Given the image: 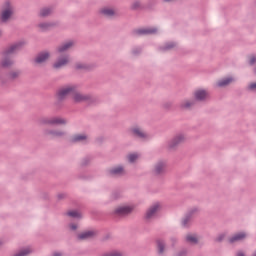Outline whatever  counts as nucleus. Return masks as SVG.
I'll return each instance as SVG.
<instances>
[{
	"label": "nucleus",
	"instance_id": "nucleus-1",
	"mask_svg": "<svg viewBox=\"0 0 256 256\" xmlns=\"http://www.w3.org/2000/svg\"><path fill=\"white\" fill-rule=\"evenodd\" d=\"M72 97L75 103H82V101H87L89 96L81 94L77 91L75 86H66L58 91V99H65V97Z\"/></svg>",
	"mask_w": 256,
	"mask_h": 256
},
{
	"label": "nucleus",
	"instance_id": "nucleus-2",
	"mask_svg": "<svg viewBox=\"0 0 256 256\" xmlns=\"http://www.w3.org/2000/svg\"><path fill=\"white\" fill-rule=\"evenodd\" d=\"M67 120L61 117L43 118L40 120V125H65Z\"/></svg>",
	"mask_w": 256,
	"mask_h": 256
},
{
	"label": "nucleus",
	"instance_id": "nucleus-3",
	"mask_svg": "<svg viewBox=\"0 0 256 256\" xmlns=\"http://www.w3.org/2000/svg\"><path fill=\"white\" fill-rule=\"evenodd\" d=\"M162 209L161 203L156 202L148 208L146 211V219H153L157 216V213Z\"/></svg>",
	"mask_w": 256,
	"mask_h": 256
},
{
	"label": "nucleus",
	"instance_id": "nucleus-4",
	"mask_svg": "<svg viewBox=\"0 0 256 256\" xmlns=\"http://www.w3.org/2000/svg\"><path fill=\"white\" fill-rule=\"evenodd\" d=\"M14 10L11 3H6L5 8L1 12V21H9L11 17L13 16Z\"/></svg>",
	"mask_w": 256,
	"mask_h": 256
},
{
	"label": "nucleus",
	"instance_id": "nucleus-5",
	"mask_svg": "<svg viewBox=\"0 0 256 256\" xmlns=\"http://www.w3.org/2000/svg\"><path fill=\"white\" fill-rule=\"evenodd\" d=\"M69 56L64 55L58 58V60L53 64L54 69H61L62 67H65V65L69 64Z\"/></svg>",
	"mask_w": 256,
	"mask_h": 256
},
{
	"label": "nucleus",
	"instance_id": "nucleus-6",
	"mask_svg": "<svg viewBox=\"0 0 256 256\" xmlns=\"http://www.w3.org/2000/svg\"><path fill=\"white\" fill-rule=\"evenodd\" d=\"M184 141H185V136L183 134H179L170 141L169 147L170 149H175L177 145L183 143Z\"/></svg>",
	"mask_w": 256,
	"mask_h": 256
},
{
	"label": "nucleus",
	"instance_id": "nucleus-7",
	"mask_svg": "<svg viewBox=\"0 0 256 256\" xmlns=\"http://www.w3.org/2000/svg\"><path fill=\"white\" fill-rule=\"evenodd\" d=\"M49 57H51V54H49V52H41L36 56L35 63L41 65V63H45L49 59Z\"/></svg>",
	"mask_w": 256,
	"mask_h": 256
},
{
	"label": "nucleus",
	"instance_id": "nucleus-8",
	"mask_svg": "<svg viewBox=\"0 0 256 256\" xmlns=\"http://www.w3.org/2000/svg\"><path fill=\"white\" fill-rule=\"evenodd\" d=\"M194 97L197 101H205L209 97V93L206 90L199 89L194 92Z\"/></svg>",
	"mask_w": 256,
	"mask_h": 256
},
{
	"label": "nucleus",
	"instance_id": "nucleus-9",
	"mask_svg": "<svg viewBox=\"0 0 256 256\" xmlns=\"http://www.w3.org/2000/svg\"><path fill=\"white\" fill-rule=\"evenodd\" d=\"M131 132L135 137H139V139H146L147 137V133L139 126L132 128Z\"/></svg>",
	"mask_w": 256,
	"mask_h": 256
},
{
	"label": "nucleus",
	"instance_id": "nucleus-10",
	"mask_svg": "<svg viewBox=\"0 0 256 256\" xmlns=\"http://www.w3.org/2000/svg\"><path fill=\"white\" fill-rule=\"evenodd\" d=\"M133 211V206H119L116 208V215H129Z\"/></svg>",
	"mask_w": 256,
	"mask_h": 256
},
{
	"label": "nucleus",
	"instance_id": "nucleus-11",
	"mask_svg": "<svg viewBox=\"0 0 256 256\" xmlns=\"http://www.w3.org/2000/svg\"><path fill=\"white\" fill-rule=\"evenodd\" d=\"M72 47H73V42L71 41L66 42L57 48V53H59V55H63V53H66V51H69V49H71Z\"/></svg>",
	"mask_w": 256,
	"mask_h": 256
},
{
	"label": "nucleus",
	"instance_id": "nucleus-12",
	"mask_svg": "<svg viewBox=\"0 0 256 256\" xmlns=\"http://www.w3.org/2000/svg\"><path fill=\"white\" fill-rule=\"evenodd\" d=\"M96 233L95 231H86L82 232L81 234L78 235V239L80 241H86V239H93L95 237Z\"/></svg>",
	"mask_w": 256,
	"mask_h": 256
},
{
	"label": "nucleus",
	"instance_id": "nucleus-13",
	"mask_svg": "<svg viewBox=\"0 0 256 256\" xmlns=\"http://www.w3.org/2000/svg\"><path fill=\"white\" fill-rule=\"evenodd\" d=\"M157 31L156 28H142L135 31L136 35H153Z\"/></svg>",
	"mask_w": 256,
	"mask_h": 256
},
{
	"label": "nucleus",
	"instance_id": "nucleus-14",
	"mask_svg": "<svg viewBox=\"0 0 256 256\" xmlns=\"http://www.w3.org/2000/svg\"><path fill=\"white\" fill-rule=\"evenodd\" d=\"M45 135H48V137H63L65 135V132L59 131V130H46Z\"/></svg>",
	"mask_w": 256,
	"mask_h": 256
},
{
	"label": "nucleus",
	"instance_id": "nucleus-15",
	"mask_svg": "<svg viewBox=\"0 0 256 256\" xmlns=\"http://www.w3.org/2000/svg\"><path fill=\"white\" fill-rule=\"evenodd\" d=\"M245 237H247V234H245L244 232L235 234L232 238H230V243H235L237 241H243V239H245Z\"/></svg>",
	"mask_w": 256,
	"mask_h": 256
},
{
	"label": "nucleus",
	"instance_id": "nucleus-16",
	"mask_svg": "<svg viewBox=\"0 0 256 256\" xmlns=\"http://www.w3.org/2000/svg\"><path fill=\"white\" fill-rule=\"evenodd\" d=\"M233 81H235V79L229 77V78L219 80L217 82V85H218V87H227V85H230V83H233Z\"/></svg>",
	"mask_w": 256,
	"mask_h": 256
},
{
	"label": "nucleus",
	"instance_id": "nucleus-17",
	"mask_svg": "<svg viewBox=\"0 0 256 256\" xmlns=\"http://www.w3.org/2000/svg\"><path fill=\"white\" fill-rule=\"evenodd\" d=\"M164 172H165V163L159 162L158 164H156L154 168V173H156V175H161V173H164Z\"/></svg>",
	"mask_w": 256,
	"mask_h": 256
},
{
	"label": "nucleus",
	"instance_id": "nucleus-18",
	"mask_svg": "<svg viewBox=\"0 0 256 256\" xmlns=\"http://www.w3.org/2000/svg\"><path fill=\"white\" fill-rule=\"evenodd\" d=\"M125 173V169L123 167L118 166L110 170V175H123Z\"/></svg>",
	"mask_w": 256,
	"mask_h": 256
},
{
	"label": "nucleus",
	"instance_id": "nucleus-19",
	"mask_svg": "<svg viewBox=\"0 0 256 256\" xmlns=\"http://www.w3.org/2000/svg\"><path fill=\"white\" fill-rule=\"evenodd\" d=\"M186 241L188 243H191L192 245H195V243H197L199 241V238L195 234H188L186 236Z\"/></svg>",
	"mask_w": 256,
	"mask_h": 256
},
{
	"label": "nucleus",
	"instance_id": "nucleus-20",
	"mask_svg": "<svg viewBox=\"0 0 256 256\" xmlns=\"http://www.w3.org/2000/svg\"><path fill=\"white\" fill-rule=\"evenodd\" d=\"M73 143L87 141V135L85 134H77L72 138Z\"/></svg>",
	"mask_w": 256,
	"mask_h": 256
},
{
	"label": "nucleus",
	"instance_id": "nucleus-21",
	"mask_svg": "<svg viewBox=\"0 0 256 256\" xmlns=\"http://www.w3.org/2000/svg\"><path fill=\"white\" fill-rule=\"evenodd\" d=\"M102 15H104L105 17H113V15H115V11L111 8H103L101 10Z\"/></svg>",
	"mask_w": 256,
	"mask_h": 256
},
{
	"label": "nucleus",
	"instance_id": "nucleus-22",
	"mask_svg": "<svg viewBox=\"0 0 256 256\" xmlns=\"http://www.w3.org/2000/svg\"><path fill=\"white\" fill-rule=\"evenodd\" d=\"M0 65L1 67H4L5 69H7V67H11V65H13V60L9 58H4L2 59Z\"/></svg>",
	"mask_w": 256,
	"mask_h": 256
},
{
	"label": "nucleus",
	"instance_id": "nucleus-23",
	"mask_svg": "<svg viewBox=\"0 0 256 256\" xmlns=\"http://www.w3.org/2000/svg\"><path fill=\"white\" fill-rule=\"evenodd\" d=\"M53 13L51 8H43L40 10V17H49Z\"/></svg>",
	"mask_w": 256,
	"mask_h": 256
},
{
	"label": "nucleus",
	"instance_id": "nucleus-24",
	"mask_svg": "<svg viewBox=\"0 0 256 256\" xmlns=\"http://www.w3.org/2000/svg\"><path fill=\"white\" fill-rule=\"evenodd\" d=\"M51 27H53V24L51 23H40L38 25V29H40V31H47L48 29H51Z\"/></svg>",
	"mask_w": 256,
	"mask_h": 256
},
{
	"label": "nucleus",
	"instance_id": "nucleus-25",
	"mask_svg": "<svg viewBox=\"0 0 256 256\" xmlns=\"http://www.w3.org/2000/svg\"><path fill=\"white\" fill-rule=\"evenodd\" d=\"M139 159V154H129L128 155V161L129 163H135Z\"/></svg>",
	"mask_w": 256,
	"mask_h": 256
},
{
	"label": "nucleus",
	"instance_id": "nucleus-26",
	"mask_svg": "<svg viewBox=\"0 0 256 256\" xmlns=\"http://www.w3.org/2000/svg\"><path fill=\"white\" fill-rule=\"evenodd\" d=\"M67 215H68V217H75V218L81 217V213L78 211H75V210L68 211Z\"/></svg>",
	"mask_w": 256,
	"mask_h": 256
},
{
	"label": "nucleus",
	"instance_id": "nucleus-27",
	"mask_svg": "<svg viewBox=\"0 0 256 256\" xmlns=\"http://www.w3.org/2000/svg\"><path fill=\"white\" fill-rule=\"evenodd\" d=\"M29 253H31V249L30 248H26L24 250H21L18 254H16L15 256H27L29 255Z\"/></svg>",
	"mask_w": 256,
	"mask_h": 256
},
{
	"label": "nucleus",
	"instance_id": "nucleus-28",
	"mask_svg": "<svg viewBox=\"0 0 256 256\" xmlns=\"http://www.w3.org/2000/svg\"><path fill=\"white\" fill-rule=\"evenodd\" d=\"M19 47H21V43L12 45L8 49V53H15V51H17V49H19Z\"/></svg>",
	"mask_w": 256,
	"mask_h": 256
},
{
	"label": "nucleus",
	"instance_id": "nucleus-29",
	"mask_svg": "<svg viewBox=\"0 0 256 256\" xmlns=\"http://www.w3.org/2000/svg\"><path fill=\"white\" fill-rule=\"evenodd\" d=\"M193 105V102L189 101V100H185L182 104L181 107L183 109H189V107H191Z\"/></svg>",
	"mask_w": 256,
	"mask_h": 256
},
{
	"label": "nucleus",
	"instance_id": "nucleus-30",
	"mask_svg": "<svg viewBox=\"0 0 256 256\" xmlns=\"http://www.w3.org/2000/svg\"><path fill=\"white\" fill-rule=\"evenodd\" d=\"M103 256H123V254L119 251H112L104 254Z\"/></svg>",
	"mask_w": 256,
	"mask_h": 256
},
{
	"label": "nucleus",
	"instance_id": "nucleus-31",
	"mask_svg": "<svg viewBox=\"0 0 256 256\" xmlns=\"http://www.w3.org/2000/svg\"><path fill=\"white\" fill-rule=\"evenodd\" d=\"M164 247H165V243L163 241H158V251H159V253H163Z\"/></svg>",
	"mask_w": 256,
	"mask_h": 256
},
{
	"label": "nucleus",
	"instance_id": "nucleus-32",
	"mask_svg": "<svg viewBox=\"0 0 256 256\" xmlns=\"http://www.w3.org/2000/svg\"><path fill=\"white\" fill-rule=\"evenodd\" d=\"M76 69H89V66H87V64L78 63L76 64Z\"/></svg>",
	"mask_w": 256,
	"mask_h": 256
},
{
	"label": "nucleus",
	"instance_id": "nucleus-33",
	"mask_svg": "<svg viewBox=\"0 0 256 256\" xmlns=\"http://www.w3.org/2000/svg\"><path fill=\"white\" fill-rule=\"evenodd\" d=\"M255 62H256V57L255 56H251L250 57V61H249L250 65H254Z\"/></svg>",
	"mask_w": 256,
	"mask_h": 256
},
{
	"label": "nucleus",
	"instance_id": "nucleus-34",
	"mask_svg": "<svg viewBox=\"0 0 256 256\" xmlns=\"http://www.w3.org/2000/svg\"><path fill=\"white\" fill-rule=\"evenodd\" d=\"M10 77L12 79H15V77H19V72H13L12 74H10Z\"/></svg>",
	"mask_w": 256,
	"mask_h": 256
},
{
	"label": "nucleus",
	"instance_id": "nucleus-35",
	"mask_svg": "<svg viewBox=\"0 0 256 256\" xmlns=\"http://www.w3.org/2000/svg\"><path fill=\"white\" fill-rule=\"evenodd\" d=\"M249 89H251L252 91H256V83L250 84Z\"/></svg>",
	"mask_w": 256,
	"mask_h": 256
},
{
	"label": "nucleus",
	"instance_id": "nucleus-36",
	"mask_svg": "<svg viewBox=\"0 0 256 256\" xmlns=\"http://www.w3.org/2000/svg\"><path fill=\"white\" fill-rule=\"evenodd\" d=\"M173 47H175V43H171L166 47V49H173Z\"/></svg>",
	"mask_w": 256,
	"mask_h": 256
},
{
	"label": "nucleus",
	"instance_id": "nucleus-37",
	"mask_svg": "<svg viewBox=\"0 0 256 256\" xmlns=\"http://www.w3.org/2000/svg\"><path fill=\"white\" fill-rule=\"evenodd\" d=\"M70 229H72V231H75V229H77V225L71 224V225H70Z\"/></svg>",
	"mask_w": 256,
	"mask_h": 256
},
{
	"label": "nucleus",
	"instance_id": "nucleus-38",
	"mask_svg": "<svg viewBox=\"0 0 256 256\" xmlns=\"http://www.w3.org/2000/svg\"><path fill=\"white\" fill-rule=\"evenodd\" d=\"M182 223H183L184 226L187 225V219H184V220L182 221Z\"/></svg>",
	"mask_w": 256,
	"mask_h": 256
},
{
	"label": "nucleus",
	"instance_id": "nucleus-39",
	"mask_svg": "<svg viewBox=\"0 0 256 256\" xmlns=\"http://www.w3.org/2000/svg\"><path fill=\"white\" fill-rule=\"evenodd\" d=\"M53 256H61V253L56 252V253L53 254Z\"/></svg>",
	"mask_w": 256,
	"mask_h": 256
},
{
	"label": "nucleus",
	"instance_id": "nucleus-40",
	"mask_svg": "<svg viewBox=\"0 0 256 256\" xmlns=\"http://www.w3.org/2000/svg\"><path fill=\"white\" fill-rule=\"evenodd\" d=\"M237 256H245L243 253L239 252Z\"/></svg>",
	"mask_w": 256,
	"mask_h": 256
},
{
	"label": "nucleus",
	"instance_id": "nucleus-41",
	"mask_svg": "<svg viewBox=\"0 0 256 256\" xmlns=\"http://www.w3.org/2000/svg\"><path fill=\"white\" fill-rule=\"evenodd\" d=\"M221 239H223V238H219L218 241H221Z\"/></svg>",
	"mask_w": 256,
	"mask_h": 256
},
{
	"label": "nucleus",
	"instance_id": "nucleus-42",
	"mask_svg": "<svg viewBox=\"0 0 256 256\" xmlns=\"http://www.w3.org/2000/svg\"><path fill=\"white\" fill-rule=\"evenodd\" d=\"M1 35H2V33H1V31H0V37H1Z\"/></svg>",
	"mask_w": 256,
	"mask_h": 256
}]
</instances>
